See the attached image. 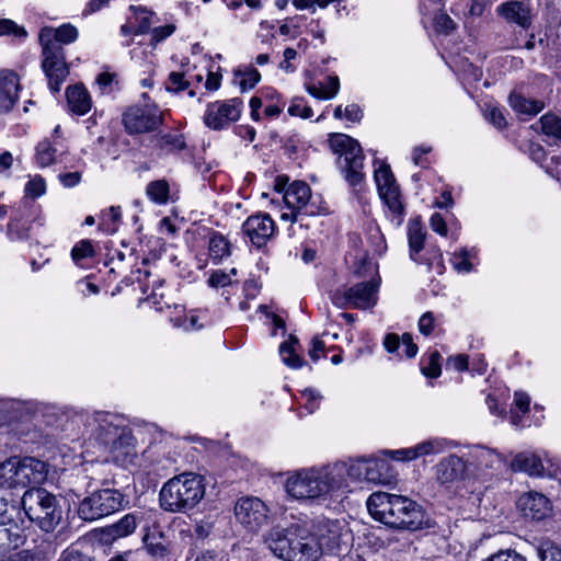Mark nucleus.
Returning <instances> with one entry per match:
<instances>
[{"label":"nucleus","mask_w":561,"mask_h":561,"mask_svg":"<svg viewBox=\"0 0 561 561\" xmlns=\"http://www.w3.org/2000/svg\"><path fill=\"white\" fill-rule=\"evenodd\" d=\"M170 87L168 89L176 92L183 91L188 87V82L184 79V75L181 72H171L169 76Z\"/></svg>","instance_id":"obj_57"},{"label":"nucleus","mask_w":561,"mask_h":561,"mask_svg":"<svg viewBox=\"0 0 561 561\" xmlns=\"http://www.w3.org/2000/svg\"><path fill=\"white\" fill-rule=\"evenodd\" d=\"M374 176L378 193L385 204L393 214L402 215L403 205L400 201V191L390 167L386 163H381L380 167L375 170Z\"/></svg>","instance_id":"obj_14"},{"label":"nucleus","mask_w":561,"mask_h":561,"mask_svg":"<svg viewBox=\"0 0 561 561\" xmlns=\"http://www.w3.org/2000/svg\"><path fill=\"white\" fill-rule=\"evenodd\" d=\"M367 459L368 458H358L350 462L339 461L332 465V467H342L340 468L342 471L340 472V481H336L339 490L347 486V478L353 480H364V472L367 468Z\"/></svg>","instance_id":"obj_26"},{"label":"nucleus","mask_w":561,"mask_h":561,"mask_svg":"<svg viewBox=\"0 0 561 561\" xmlns=\"http://www.w3.org/2000/svg\"><path fill=\"white\" fill-rule=\"evenodd\" d=\"M175 27L174 25H164L160 27H156L152 31V42L154 44L163 41L168 36H170L174 32Z\"/></svg>","instance_id":"obj_62"},{"label":"nucleus","mask_w":561,"mask_h":561,"mask_svg":"<svg viewBox=\"0 0 561 561\" xmlns=\"http://www.w3.org/2000/svg\"><path fill=\"white\" fill-rule=\"evenodd\" d=\"M367 510L374 519L394 529L416 531L432 526L423 506L408 496L375 492L367 500Z\"/></svg>","instance_id":"obj_2"},{"label":"nucleus","mask_w":561,"mask_h":561,"mask_svg":"<svg viewBox=\"0 0 561 561\" xmlns=\"http://www.w3.org/2000/svg\"><path fill=\"white\" fill-rule=\"evenodd\" d=\"M341 530L339 520L305 518L286 527H272L264 536V542L284 561H318L322 554H335L340 550Z\"/></svg>","instance_id":"obj_1"},{"label":"nucleus","mask_w":561,"mask_h":561,"mask_svg":"<svg viewBox=\"0 0 561 561\" xmlns=\"http://www.w3.org/2000/svg\"><path fill=\"white\" fill-rule=\"evenodd\" d=\"M0 35H14L24 38L27 32L23 26L18 25L14 21L9 19L0 20Z\"/></svg>","instance_id":"obj_45"},{"label":"nucleus","mask_w":561,"mask_h":561,"mask_svg":"<svg viewBox=\"0 0 561 561\" xmlns=\"http://www.w3.org/2000/svg\"><path fill=\"white\" fill-rule=\"evenodd\" d=\"M537 125L545 135L561 140V116L547 113L539 118Z\"/></svg>","instance_id":"obj_35"},{"label":"nucleus","mask_w":561,"mask_h":561,"mask_svg":"<svg viewBox=\"0 0 561 561\" xmlns=\"http://www.w3.org/2000/svg\"><path fill=\"white\" fill-rule=\"evenodd\" d=\"M417 446L420 456L436 455L453 446V442L446 438L436 437L424 440L417 444Z\"/></svg>","instance_id":"obj_39"},{"label":"nucleus","mask_w":561,"mask_h":561,"mask_svg":"<svg viewBox=\"0 0 561 561\" xmlns=\"http://www.w3.org/2000/svg\"><path fill=\"white\" fill-rule=\"evenodd\" d=\"M390 454L392 458H394L396 460H413L416 459L417 457H421L419 454L417 445L409 448L393 450L390 451Z\"/></svg>","instance_id":"obj_54"},{"label":"nucleus","mask_w":561,"mask_h":561,"mask_svg":"<svg viewBox=\"0 0 561 561\" xmlns=\"http://www.w3.org/2000/svg\"><path fill=\"white\" fill-rule=\"evenodd\" d=\"M209 255L214 261H221L230 254L229 241L221 234H214L209 240Z\"/></svg>","instance_id":"obj_40"},{"label":"nucleus","mask_w":561,"mask_h":561,"mask_svg":"<svg viewBox=\"0 0 561 561\" xmlns=\"http://www.w3.org/2000/svg\"><path fill=\"white\" fill-rule=\"evenodd\" d=\"M159 146L161 149L173 152L185 149L186 142L183 135L165 134L160 137Z\"/></svg>","instance_id":"obj_41"},{"label":"nucleus","mask_w":561,"mask_h":561,"mask_svg":"<svg viewBox=\"0 0 561 561\" xmlns=\"http://www.w3.org/2000/svg\"><path fill=\"white\" fill-rule=\"evenodd\" d=\"M330 147L340 157L337 164L344 173V178L352 186L359 185L364 179V153L359 142L345 134H333L329 139Z\"/></svg>","instance_id":"obj_6"},{"label":"nucleus","mask_w":561,"mask_h":561,"mask_svg":"<svg viewBox=\"0 0 561 561\" xmlns=\"http://www.w3.org/2000/svg\"><path fill=\"white\" fill-rule=\"evenodd\" d=\"M55 149L48 141H41L36 147V161L39 167H48L54 162Z\"/></svg>","instance_id":"obj_42"},{"label":"nucleus","mask_w":561,"mask_h":561,"mask_svg":"<svg viewBox=\"0 0 561 561\" xmlns=\"http://www.w3.org/2000/svg\"><path fill=\"white\" fill-rule=\"evenodd\" d=\"M19 77L13 71L0 72V113L11 111L19 98Z\"/></svg>","instance_id":"obj_20"},{"label":"nucleus","mask_w":561,"mask_h":561,"mask_svg":"<svg viewBox=\"0 0 561 561\" xmlns=\"http://www.w3.org/2000/svg\"><path fill=\"white\" fill-rule=\"evenodd\" d=\"M511 107L518 114L535 116L545 107V103L539 100L526 99L517 92H512L508 96Z\"/></svg>","instance_id":"obj_31"},{"label":"nucleus","mask_w":561,"mask_h":561,"mask_svg":"<svg viewBox=\"0 0 561 561\" xmlns=\"http://www.w3.org/2000/svg\"><path fill=\"white\" fill-rule=\"evenodd\" d=\"M387 468L388 463L385 460L368 458L367 468L364 472V480L374 483H383L387 480V476L385 473Z\"/></svg>","instance_id":"obj_34"},{"label":"nucleus","mask_w":561,"mask_h":561,"mask_svg":"<svg viewBox=\"0 0 561 561\" xmlns=\"http://www.w3.org/2000/svg\"><path fill=\"white\" fill-rule=\"evenodd\" d=\"M341 467L332 465L297 471L286 481L287 493L297 500L324 497L339 490Z\"/></svg>","instance_id":"obj_4"},{"label":"nucleus","mask_w":561,"mask_h":561,"mask_svg":"<svg viewBox=\"0 0 561 561\" xmlns=\"http://www.w3.org/2000/svg\"><path fill=\"white\" fill-rule=\"evenodd\" d=\"M402 344L405 347V356L413 358L417 354V345L413 342V337L410 333H403L401 336Z\"/></svg>","instance_id":"obj_61"},{"label":"nucleus","mask_w":561,"mask_h":561,"mask_svg":"<svg viewBox=\"0 0 561 561\" xmlns=\"http://www.w3.org/2000/svg\"><path fill=\"white\" fill-rule=\"evenodd\" d=\"M59 180L66 187H73L78 185L81 181V173L80 172H68L59 174Z\"/></svg>","instance_id":"obj_63"},{"label":"nucleus","mask_w":561,"mask_h":561,"mask_svg":"<svg viewBox=\"0 0 561 561\" xmlns=\"http://www.w3.org/2000/svg\"><path fill=\"white\" fill-rule=\"evenodd\" d=\"M123 501L124 496L117 490H99L80 502L78 514L83 520L93 522L119 511Z\"/></svg>","instance_id":"obj_7"},{"label":"nucleus","mask_w":561,"mask_h":561,"mask_svg":"<svg viewBox=\"0 0 561 561\" xmlns=\"http://www.w3.org/2000/svg\"><path fill=\"white\" fill-rule=\"evenodd\" d=\"M213 531V524L209 522L201 520L194 527V533L198 539H206Z\"/></svg>","instance_id":"obj_64"},{"label":"nucleus","mask_w":561,"mask_h":561,"mask_svg":"<svg viewBox=\"0 0 561 561\" xmlns=\"http://www.w3.org/2000/svg\"><path fill=\"white\" fill-rule=\"evenodd\" d=\"M169 183L165 180L152 181L147 185L148 197L157 204H165L169 199Z\"/></svg>","instance_id":"obj_36"},{"label":"nucleus","mask_w":561,"mask_h":561,"mask_svg":"<svg viewBox=\"0 0 561 561\" xmlns=\"http://www.w3.org/2000/svg\"><path fill=\"white\" fill-rule=\"evenodd\" d=\"M144 529L146 533L142 537V541L148 553L154 558L163 557L168 550L163 533L156 525L152 527L146 525Z\"/></svg>","instance_id":"obj_27"},{"label":"nucleus","mask_w":561,"mask_h":561,"mask_svg":"<svg viewBox=\"0 0 561 561\" xmlns=\"http://www.w3.org/2000/svg\"><path fill=\"white\" fill-rule=\"evenodd\" d=\"M58 561H92V559L75 549L65 550Z\"/></svg>","instance_id":"obj_58"},{"label":"nucleus","mask_w":561,"mask_h":561,"mask_svg":"<svg viewBox=\"0 0 561 561\" xmlns=\"http://www.w3.org/2000/svg\"><path fill=\"white\" fill-rule=\"evenodd\" d=\"M137 526V517L134 514L125 515L116 524L108 527V534L114 538L125 537L130 535Z\"/></svg>","instance_id":"obj_37"},{"label":"nucleus","mask_w":561,"mask_h":561,"mask_svg":"<svg viewBox=\"0 0 561 561\" xmlns=\"http://www.w3.org/2000/svg\"><path fill=\"white\" fill-rule=\"evenodd\" d=\"M106 450L110 453L114 462L121 466L131 463L137 456L136 440L131 434V430L129 428L127 432L123 431V434L121 433V438Z\"/></svg>","instance_id":"obj_21"},{"label":"nucleus","mask_w":561,"mask_h":561,"mask_svg":"<svg viewBox=\"0 0 561 561\" xmlns=\"http://www.w3.org/2000/svg\"><path fill=\"white\" fill-rule=\"evenodd\" d=\"M518 507L527 518L540 520L545 518L550 510V501L538 492H528L518 499Z\"/></svg>","instance_id":"obj_19"},{"label":"nucleus","mask_w":561,"mask_h":561,"mask_svg":"<svg viewBox=\"0 0 561 561\" xmlns=\"http://www.w3.org/2000/svg\"><path fill=\"white\" fill-rule=\"evenodd\" d=\"M162 122V113L156 106H130L123 114V124L129 135L153 131Z\"/></svg>","instance_id":"obj_10"},{"label":"nucleus","mask_w":561,"mask_h":561,"mask_svg":"<svg viewBox=\"0 0 561 561\" xmlns=\"http://www.w3.org/2000/svg\"><path fill=\"white\" fill-rule=\"evenodd\" d=\"M94 255L93 245L90 240H82L78 242L71 250V257L75 262H79L85 257Z\"/></svg>","instance_id":"obj_44"},{"label":"nucleus","mask_w":561,"mask_h":561,"mask_svg":"<svg viewBox=\"0 0 561 561\" xmlns=\"http://www.w3.org/2000/svg\"><path fill=\"white\" fill-rule=\"evenodd\" d=\"M205 484L202 476L185 472L169 479L159 493L160 507L169 513L186 514L204 499Z\"/></svg>","instance_id":"obj_3"},{"label":"nucleus","mask_w":561,"mask_h":561,"mask_svg":"<svg viewBox=\"0 0 561 561\" xmlns=\"http://www.w3.org/2000/svg\"><path fill=\"white\" fill-rule=\"evenodd\" d=\"M434 26L438 33L449 34L456 28V23L447 13L438 12L434 18Z\"/></svg>","instance_id":"obj_46"},{"label":"nucleus","mask_w":561,"mask_h":561,"mask_svg":"<svg viewBox=\"0 0 561 561\" xmlns=\"http://www.w3.org/2000/svg\"><path fill=\"white\" fill-rule=\"evenodd\" d=\"M471 456L476 462L477 469L481 472L499 470L505 462V458L502 455L493 449L481 446L476 447Z\"/></svg>","instance_id":"obj_24"},{"label":"nucleus","mask_w":561,"mask_h":561,"mask_svg":"<svg viewBox=\"0 0 561 561\" xmlns=\"http://www.w3.org/2000/svg\"><path fill=\"white\" fill-rule=\"evenodd\" d=\"M468 466L467 462L457 455H449L442 458L435 466L436 480L448 485L466 477Z\"/></svg>","instance_id":"obj_17"},{"label":"nucleus","mask_w":561,"mask_h":561,"mask_svg":"<svg viewBox=\"0 0 561 561\" xmlns=\"http://www.w3.org/2000/svg\"><path fill=\"white\" fill-rule=\"evenodd\" d=\"M497 12L507 22H513L527 28L531 24V14L528 4L522 1H507L497 8Z\"/></svg>","instance_id":"obj_23"},{"label":"nucleus","mask_w":561,"mask_h":561,"mask_svg":"<svg viewBox=\"0 0 561 561\" xmlns=\"http://www.w3.org/2000/svg\"><path fill=\"white\" fill-rule=\"evenodd\" d=\"M236 82L240 87L241 92H245L260 81L261 73L254 67H249L245 70H237L234 72Z\"/></svg>","instance_id":"obj_38"},{"label":"nucleus","mask_w":561,"mask_h":561,"mask_svg":"<svg viewBox=\"0 0 561 561\" xmlns=\"http://www.w3.org/2000/svg\"><path fill=\"white\" fill-rule=\"evenodd\" d=\"M42 47V69L48 80L49 89L53 92H59L62 82L69 76V66L66 62L64 48L57 46Z\"/></svg>","instance_id":"obj_9"},{"label":"nucleus","mask_w":561,"mask_h":561,"mask_svg":"<svg viewBox=\"0 0 561 561\" xmlns=\"http://www.w3.org/2000/svg\"><path fill=\"white\" fill-rule=\"evenodd\" d=\"M21 503L28 519L45 533L54 531L62 518L59 501L43 488L26 490Z\"/></svg>","instance_id":"obj_5"},{"label":"nucleus","mask_w":561,"mask_h":561,"mask_svg":"<svg viewBox=\"0 0 561 561\" xmlns=\"http://www.w3.org/2000/svg\"><path fill=\"white\" fill-rule=\"evenodd\" d=\"M78 38V30L69 24H62L59 27L44 26L38 34L39 45L57 46L64 48V44L73 43Z\"/></svg>","instance_id":"obj_18"},{"label":"nucleus","mask_w":561,"mask_h":561,"mask_svg":"<svg viewBox=\"0 0 561 561\" xmlns=\"http://www.w3.org/2000/svg\"><path fill=\"white\" fill-rule=\"evenodd\" d=\"M130 10L134 11L136 20L138 21V26H137L136 33L137 34L147 33L151 25L150 18L152 15V12L148 11L146 8L135 7V5H130Z\"/></svg>","instance_id":"obj_43"},{"label":"nucleus","mask_w":561,"mask_h":561,"mask_svg":"<svg viewBox=\"0 0 561 561\" xmlns=\"http://www.w3.org/2000/svg\"><path fill=\"white\" fill-rule=\"evenodd\" d=\"M92 434L105 449L121 438V433L127 432L129 427L124 424L121 416L107 412H94L91 417Z\"/></svg>","instance_id":"obj_12"},{"label":"nucleus","mask_w":561,"mask_h":561,"mask_svg":"<svg viewBox=\"0 0 561 561\" xmlns=\"http://www.w3.org/2000/svg\"><path fill=\"white\" fill-rule=\"evenodd\" d=\"M237 519L250 530H257L267 524L268 510L259 497H242L234 506Z\"/></svg>","instance_id":"obj_13"},{"label":"nucleus","mask_w":561,"mask_h":561,"mask_svg":"<svg viewBox=\"0 0 561 561\" xmlns=\"http://www.w3.org/2000/svg\"><path fill=\"white\" fill-rule=\"evenodd\" d=\"M242 231L254 247L261 248L273 237L275 222L268 214L259 213L243 222Z\"/></svg>","instance_id":"obj_15"},{"label":"nucleus","mask_w":561,"mask_h":561,"mask_svg":"<svg viewBox=\"0 0 561 561\" xmlns=\"http://www.w3.org/2000/svg\"><path fill=\"white\" fill-rule=\"evenodd\" d=\"M298 343V339L290 335L289 340L283 342L279 346V353L283 362L291 368H300L304 365L302 358L296 354L295 345Z\"/></svg>","instance_id":"obj_33"},{"label":"nucleus","mask_w":561,"mask_h":561,"mask_svg":"<svg viewBox=\"0 0 561 561\" xmlns=\"http://www.w3.org/2000/svg\"><path fill=\"white\" fill-rule=\"evenodd\" d=\"M541 561H561V547L548 545L538 551Z\"/></svg>","instance_id":"obj_51"},{"label":"nucleus","mask_w":561,"mask_h":561,"mask_svg":"<svg viewBox=\"0 0 561 561\" xmlns=\"http://www.w3.org/2000/svg\"><path fill=\"white\" fill-rule=\"evenodd\" d=\"M25 541V535L21 526L13 519H1L0 543L16 549Z\"/></svg>","instance_id":"obj_25"},{"label":"nucleus","mask_w":561,"mask_h":561,"mask_svg":"<svg viewBox=\"0 0 561 561\" xmlns=\"http://www.w3.org/2000/svg\"><path fill=\"white\" fill-rule=\"evenodd\" d=\"M514 403L522 413L529 411L530 398L526 392L516 391L514 394Z\"/></svg>","instance_id":"obj_60"},{"label":"nucleus","mask_w":561,"mask_h":561,"mask_svg":"<svg viewBox=\"0 0 561 561\" xmlns=\"http://www.w3.org/2000/svg\"><path fill=\"white\" fill-rule=\"evenodd\" d=\"M38 560V554L30 549H23L15 553L10 554L9 557L0 560V561H36Z\"/></svg>","instance_id":"obj_55"},{"label":"nucleus","mask_w":561,"mask_h":561,"mask_svg":"<svg viewBox=\"0 0 561 561\" xmlns=\"http://www.w3.org/2000/svg\"><path fill=\"white\" fill-rule=\"evenodd\" d=\"M469 252L467 249H461L459 253H456L454 255V259L451 261L453 266L458 272H465L469 273L472 271V264L469 262Z\"/></svg>","instance_id":"obj_48"},{"label":"nucleus","mask_w":561,"mask_h":561,"mask_svg":"<svg viewBox=\"0 0 561 561\" xmlns=\"http://www.w3.org/2000/svg\"><path fill=\"white\" fill-rule=\"evenodd\" d=\"M66 96L68 105L73 113L84 115L90 111L91 99L83 85L69 87L66 91Z\"/></svg>","instance_id":"obj_28"},{"label":"nucleus","mask_w":561,"mask_h":561,"mask_svg":"<svg viewBox=\"0 0 561 561\" xmlns=\"http://www.w3.org/2000/svg\"><path fill=\"white\" fill-rule=\"evenodd\" d=\"M45 193V182L41 176L31 179L25 185V194L31 197H38Z\"/></svg>","instance_id":"obj_50"},{"label":"nucleus","mask_w":561,"mask_h":561,"mask_svg":"<svg viewBox=\"0 0 561 561\" xmlns=\"http://www.w3.org/2000/svg\"><path fill=\"white\" fill-rule=\"evenodd\" d=\"M514 471H524L529 476H540L543 472L541 459L528 451L517 454L511 462Z\"/></svg>","instance_id":"obj_30"},{"label":"nucleus","mask_w":561,"mask_h":561,"mask_svg":"<svg viewBox=\"0 0 561 561\" xmlns=\"http://www.w3.org/2000/svg\"><path fill=\"white\" fill-rule=\"evenodd\" d=\"M21 465L20 457H11L0 463V486L14 489L21 488Z\"/></svg>","instance_id":"obj_29"},{"label":"nucleus","mask_w":561,"mask_h":561,"mask_svg":"<svg viewBox=\"0 0 561 561\" xmlns=\"http://www.w3.org/2000/svg\"><path fill=\"white\" fill-rule=\"evenodd\" d=\"M430 225H431V228L435 232L439 233L440 236L447 234L446 221L440 214H438V213L433 214L431 217V220H430Z\"/></svg>","instance_id":"obj_59"},{"label":"nucleus","mask_w":561,"mask_h":561,"mask_svg":"<svg viewBox=\"0 0 561 561\" xmlns=\"http://www.w3.org/2000/svg\"><path fill=\"white\" fill-rule=\"evenodd\" d=\"M242 107L243 102L239 98L209 103L204 115V123L214 130L224 129L230 123L239 119Z\"/></svg>","instance_id":"obj_11"},{"label":"nucleus","mask_w":561,"mask_h":561,"mask_svg":"<svg viewBox=\"0 0 561 561\" xmlns=\"http://www.w3.org/2000/svg\"><path fill=\"white\" fill-rule=\"evenodd\" d=\"M434 314L431 311L425 312L419 320V330L422 334L428 335L434 329Z\"/></svg>","instance_id":"obj_56"},{"label":"nucleus","mask_w":561,"mask_h":561,"mask_svg":"<svg viewBox=\"0 0 561 561\" xmlns=\"http://www.w3.org/2000/svg\"><path fill=\"white\" fill-rule=\"evenodd\" d=\"M408 239L410 247V256L412 260L416 261L414 255L422 251L425 241V232L423 231V227L420 219L415 218L409 221Z\"/></svg>","instance_id":"obj_32"},{"label":"nucleus","mask_w":561,"mask_h":561,"mask_svg":"<svg viewBox=\"0 0 561 561\" xmlns=\"http://www.w3.org/2000/svg\"><path fill=\"white\" fill-rule=\"evenodd\" d=\"M486 561H527V559L516 550L505 549L491 554Z\"/></svg>","instance_id":"obj_49"},{"label":"nucleus","mask_w":561,"mask_h":561,"mask_svg":"<svg viewBox=\"0 0 561 561\" xmlns=\"http://www.w3.org/2000/svg\"><path fill=\"white\" fill-rule=\"evenodd\" d=\"M230 274H227L221 271L214 272L208 278V285L214 288L226 287L231 285Z\"/></svg>","instance_id":"obj_52"},{"label":"nucleus","mask_w":561,"mask_h":561,"mask_svg":"<svg viewBox=\"0 0 561 561\" xmlns=\"http://www.w3.org/2000/svg\"><path fill=\"white\" fill-rule=\"evenodd\" d=\"M379 283L375 279L355 284L352 287L336 289L332 294V302L339 308L351 306L367 309L376 305Z\"/></svg>","instance_id":"obj_8"},{"label":"nucleus","mask_w":561,"mask_h":561,"mask_svg":"<svg viewBox=\"0 0 561 561\" xmlns=\"http://www.w3.org/2000/svg\"><path fill=\"white\" fill-rule=\"evenodd\" d=\"M310 198L311 188L301 181L291 183L284 193V202L287 207L298 210V214H305V216H314L317 214L314 205L310 204Z\"/></svg>","instance_id":"obj_16"},{"label":"nucleus","mask_w":561,"mask_h":561,"mask_svg":"<svg viewBox=\"0 0 561 561\" xmlns=\"http://www.w3.org/2000/svg\"><path fill=\"white\" fill-rule=\"evenodd\" d=\"M439 359H440V354L437 351H434L433 353H431L430 358H428V364L426 366L422 367V373L426 377L437 378L442 373Z\"/></svg>","instance_id":"obj_47"},{"label":"nucleus","mask_w":561,"mask_h":561,"mask_svg":"<svg viewBox=\"0 0 561 561\" xmlns=\"http://www.w3.org/2000/svg\"><path fill=\"white\" fill-rule=\"evenodd\" d=\"M21 465V488H26L31 484H41L47 479L48 469L46 462L33 458H20Z\"/></svg>","instance_id":"obj_22"},{"label":"nucleus","mask_w":561,"mask_h":561,"mask_svg":"<svg viewBox=\"0 0 561 561\" xmlns=\"http://www.w3.org/2000/svg\"><path fill=\"white\" fill-rule=\"evenodd\" d=\"M485 118L494 125L496 128H504L506 126V119L501 108L492 107L485 113Z\"/></svg>","instance_id":"obj_53"}]
</instances>
